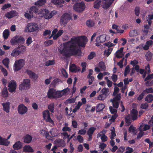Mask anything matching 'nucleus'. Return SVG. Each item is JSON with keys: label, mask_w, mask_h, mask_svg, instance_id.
Instances as JSON below:
<instances>
[{"label": "nucleus", "mask_w": 153, "mask_h": 153, "mask_svg": "<svg viewBox=\"0 0 153 153\" xmlns=\"http://www.w3.org/2000/svg\"><path fill=\"white\" fill-rule=\"evenodd\" d=\"M125 121L126 124L127 126H128L131 124V117L130 116L128 115L126 117Z\"/></svg>", "instance_id": "obj_48"}, {"label": "nucleus", "mask_w": 153, "mask_h": 153, "mask_svg": "<svg viewBox=\"0 0 153 153\" xmlns=\"http://www.w3.org/2000/svg\"><path fill=\"white\" fill-rule=\"evenodd\" d=\"M85 8V4L83 2L76 3L73 6L74 10L78 12L83 11Z\"/></svg>", "instance_id": "obj_7"}, {"label": "nucleus", "mask_w": 153, "mask_h": 153, "mask_svg": "<svg viewBox=\"0 0 153 153\" xmlns=\"http://www.w3.org/2000/svg\"><path fill=\"white\" fill-rule=\"evenodd\" d=\"M43 118L46 122L49 123L51 126H54V123L53 120L51 118L50 112L48 110H47L43 112Z\"/></svg>", "instance_id": "obj_6"}, {"label": "nucleus", "mask_w": 153, "mask_h": 153, "mask_svg": "<svg viewBox=\"0 0 153 153\" xmlns=\"http://www.w3.org/2000/svg\"><path fill=\"white\" fill-rule=\"evenodd\" d=\"M150 128V126L148 125H141L139 129L140 131H146Z\"/></svg>", "instance_id": "obj_37"}, {"label": "nucleus", "mask_w": 153, "mask_h": 153, "mask_svg": "<svg viewBox=\"0 0 153 153\" xmlns=\"http://www.w3.org/2000/svg\"><path fill=\"white\" fill-rule=\"evenodd\" d=\"M109 108L110 109V111L111 114H114V115L117 114H116L117 111V110L113 108L111 106H110Z\"/></svg>", "instance_id": "obj_61"}, {"label": "nucleus", "mask_w": 153, "mask_h": 153, "mask_svg": "<svg viewBox=\"0 0 153 153\" xmlns=\"http://www.w3.org/2000/svg\"><path fill=\"white\" fill-rule=\"evenodd\" d=\"M46 2V0H39L35 3V5L38 6H42L44 5Z\"/></svg>", "instance_id": "obj_42"}, {"label": "nucleus", "mask_w": 153, "mask_h": 153, "mask_svg": "<svg viewBox=\"0 0 153 153\" xmlns=\"http://www.w3.org/2000/svg\"><path fill=\"white\" fill-rule=\"evenodd\" d=\"M111 131V136L110 137V138L111 139L113 140L114 139V137L116 136V134L115 133V129L114 128H113Z\"/></svg>", "instance_id": "obj_59"}, {"label": "nucleus", "mask_w": 153, "mask_h": 153, "mask_svg": "<svg viewBox=\"0 0 153 153\" xmlns=\"http://www.w3.org/2000/svg\"><path fill=\"white\" fill-rule=\"evenodd\" d=\"M52 137L56 136L59 134V131L58 129L56 128H52L50 131Z\"/></svg>", "instance_id": "obj_26"}, {"label": "nucleus", "mask_w": 153, "mask_h": 153, "mask_svg": "<svg viewBox=\"0 0 153 153\" xmlns=\"http://www.w3.org/2000/svg\"><path fill=\"white\" fill-rule=\"evenodd\" d=\"M23 151L29 152H33L34 150L29 145L25 146L23 147Z\"/></svg>", "instance_id": "obj_29"}, {"label": "nucleus", "mask_w": 153, "mask_h": 153, "mask_svg": "<svg viewBox=\"0 0 153 153\" xmlns=\"http://www.w3.org/2000/svg\"><path fill=\"white\" fill-rule=\"evenodd\" d=\"M130 71V69L129 67V66L128 65L127 66L125 69L124 75L125 76H126L129 73Z\"/></svg>", "instance_id": "obj_58"}, {"label": "nucleus", "mask_w": 153, "mask_h": 153, "mask_svg": "<svg viewBox=\"0 0 153 153\" xmlns=\"http://www.w3.org/2000/svg\"><path fill=\"white\" fill-rule=\"evenodd\" d=\"M138 34L139 33L137 30H134L130 31L129 33V36L130 37H133L137 36Z\"/></svg>", "instance_id": "obj_35"}, {"label": "nucleus", "mask_w": 153, "mask_h": 153, "mask_svg": "<svg viewBox=\"0 0 153 153\" xmlns=\"http://www.w3.org/2000/svg\"><path fill=\"white\" fill-rule=\"evenodd\" d=\"M10 42L11 45H14L16 44L17 43V39L16 36L12 38L10 41Z\"/></svg>", "instance_id": "obj_51"}, {"label": "nucleus", "mask_w": 153, "mask_h": 153, "mask_svg": "<svg viewBox=\"0 0 153 153\" xmlns=\"http://www.w3.org/2000/svg\"><path fill=\"white\" fill-rule=\"evenodd\" d=\"M106 36L105 34L101 35L100 36L97 37L96 40V45L97 46H99L100 45L101 42H105L106 40Z\"/></svg>", "instance_id": "obj_15"}, {"label": "nucleus", "mask_w": 153, "mask_h": 153, "mask_svg": "<svg viewBox=\"0 0 153 153\" xmlns=\"http://www.w3.org/2000/svg\"><path fill=\"white\" fill-rule=\"evenodd\" d=\"M114 92L113 93V95L114 96H117L118 94H117L119 92L120 89L119 88L116 87L115 86L114 87Z\"/></svg>", "instance_id": "obj_57"}, {"label": "nucleus", "mask_w": 153, "mask_h": 153, "mask_svg": "<svg viewBox=\"0 0 153 153\" xmlns=\"http://www.w3.org/2000/svg\"><path fill=\"white\" fill-rule=\"evenodd\" d=\"M137 113L138 112L136 110L134 109H133L131 110V116L133 120H135L137 119Z\"/></svg>", "instance_id": "obj_27"}, {"label": "nucleus", "mask_w": 153, "mask_h": 153, "mask_svg": "<svg viewBox=\"0 0 153 153\" xmlns=\"http://www.w3.org/2000/svg\"><path fill=\"white\" fill-rule=\"evenodd\" d=\"M18 15V13L16 11H13L6 14V16L8 18H11Z\"/></svg>", "instance_id": "obj_24"}, {"label": "nucleus", "mask_w": 153, "mask_h": 153, "mask_svg": "<svg viewBox=\"0 0 153 153\" xmlns=\"http://www.w3.org/2000/svg\"><path fill=\"white\" fill-rule=\"evenodd\" d=\"M143 92L144 93L146 92L147 93H153V89L152 88H147Z\"/></svg>", "instance_id": "obj_64"}, {"label": "nucleus", "mask_w": 153, "mask_h": 153, "mask_svg": "<svg viewBox=\"0 0 153 153\" xmlns=\"http://www.w3.org/2000/svg\"><path fill=\"white\" fill-rule=\"evenodd\" d=\"M57 31V29H54L53 31L51 36L49 37V38H51L52 37H53V39L56 40L64 32L63 30H60L58 32Z\"/></svg>", "instance_id": "obj_9"}, {"label": "nucleus", "mask_w": 153, "mask_h": 153, "mask_svg": "<svg viewBox=\"0 0 153 153\" xmlns=\"http://www.w3.org/2000/svg\"><path fill=\"white\" fill-rule=\"evenodd\" d=\"M47 96L49 98L57 99L59 98V91L53 88L49 89L47 93Z\"/></svg>", "instance_id": "obj_3"}, {"label": "nucleus", "mask_w": 153, "mask_h": 153, "mask_svg": "<svg viewBox=\"0 0 153 153\" xmlns=\"http://www.w3.org/2000/svg\"><path fill=\"white\" fill-rule=\"evenodd\" d=\"M17 48L20 50V53H23L26 50V47L23 45H19Z\"/></svg>", "instance_id": "obj_45"}, {"label": "nucleus", "mask_w": 153, "mask_h": 153, "mask_svg": "<svg viewBox=\"0 0 153 153\" xmlns=\"http://www.w3.org/2000/svg\"><path fill=\"white\" fill-rule=\"evenodd\" d=\"M86 25L89 27H93L95 23L93 21L90 20H88L86 22Z\"/></svg>", "instance_id": "obj_47"}, {"label": "nucleus", "mask_w": 153, "mask_h": 153, "mask_svg": "<svg viewBox=\"0 0 153 153\" xmlns=\"http://www.w3.org/2000/svg\"><path fill=\"white\" fill-rule=\"evenodd\" d=\"M39 16L41 17H44L46 19H51L50 11L46 9H42L40 10V12L39 13Z\"/></svg>", "instance_id": "obj_10"}, {"label": "nucleus", "mask_w": 153, "mask_h": 153, "mask_svg": "<svg viewBox=\"0 0 153 153\" xmlns=\"http://www.w3.org/2000/svg\"><path fill=\"white\" fill-rule=\"evenodd\" d=\"M1 95L4 97H7L8 96V92L6 87H5L1 93Z\"/></svg>", "instance_id": "obj_41"}, {"label": "nucleus", "mask_w": 153, "mask_h": 153, "mask_svg": "<svg viewBox=\"0 0 153 153\" xmlns=\"http://www.w3.org/2000/svg\"><path fill=\"white\" fill-rule=\"evenodd\" d=\"M112 50V48H109L108 50H105L104 52L105 55L107 57L111 53Z\"/></svg>", "instance_id": "obj_55"}, {"label": "nucleus", "mask_w": 153, "mask_h": 153, "mask_svg": "<svg viewBox=\"0 0 153 153\" xmlns=\"http://www.w3.org/2000/svg\"><path fill=\"white\" fill-rule=\"evenodd\" d=\"M96 128L94 127H91L88 130V135H92L94 133V131L96 130Z\"/></svg>", "instance_id": "obj_56"}, {"label": "nucleus", "mask_w": 153, "mask_h": 153, "mask_svg": "<svg viewBox=\"0 0 153 153\" xmlns=\"http://www.w3.org/2000/svg\"><path fill=\"white\" fill-rule=\"evenodd\" d=\"M8 90L11 93L15 92L17 88L16 82L14 80H12L8 83Z\"/></svg>", "instance_id": "obj_11"}, {"label": "nucleus", "mask_w": 153, "mask_h": 153, "mask_svg": "<svg viewBox=\"0 0 153 153\" xmlns=\"http://www.w3.org/2000/svg\"><path fill=\"white\" fill-rule=\"evenodd\" d=\"M70 19V15L67 13H65L63 14L61 18L60 23L62 25L66 24L68 20Z\"/></svg>", "instance_id": "obj_12"}, {"label": "nucleus", "mask_w": 153, "mask_h": 153, "mask_svg": "<svg viewBox=\"0 0 153 153\" xmlns=\"http://www.w3.org/2000/svg\"><path fill=\"white\" fill-rule=\"evenodd\" d=\"M106 97L105 95L100 93V94L97 97V100H103L106 98Z\"/></svg>", "instance_id": "obj_52"}, {"label": "nucleus", "mask_w": 153, "mask_h": 153, "mask_svg": "<svg viewBox=\"0 0 153 153\" xmlns=\"http://www.w3.org/2000/svg\"><path fill=\"white\" fill-rule=\"evenodd\" d=\"M23 147V143L20 141H18L14 143L13 148L15 150H18L21 149Z\"/></svg>", "instance_id": "obj_16"}, {"label": "nucleus", "mask_w": 153, "mask_h": 153, "mask_svg": "<svg viewBox=\"0 0 153 153\" xmlns=\"http://www.w3.org/2000/svg\"><path fill=\"white\" fill-rule=\"evenodd\" d=\"M17 43L23 44L25 41V39L22 37L19 36H16Z\"/></svg>", "instance_id": "obj_38"}, {"label": "nucleus", "mask_w": 153, "mask_h": 153, "mask_svg": "<svg viewBox=\"0 0 153 153\" xmlns=\"http://www.w3.org/2000/svg\"><path fill=\"white\" fill-rule=\"evenodd\" d=\"M17 48H16L12 51L11 53V56L15 57L19 55L20 54V52L17 49Z\"/></svg>", "instance_id": "obj_32"}, {"label": "nucleus", "mask_w": 153, "mask_h": 153, "mask_svg": "<svg viewBox=\"0 0 153 153\" xmlns=\"http://www.w3.org/2000/svg\"><path fill=\"white\" fill-rule=\"evenodd\" d=\"M27 72L30 77L35 80L37 79L38 77V75L31 71L28 70L27 71Z\"/></svg>", "instance_id": "obj_20"}, {"label": "nucleus", "mask_w": 153, "mask_h": 153, "mask_svg": "<svg viewBox=\"0 0 153 153\" xmlns=\"http://www.w3.org/2000/svg\"><path fill=\"white\" fill-rule=\"evenodd\" d=\"M123 48H121L117 51L116 52V56L117 58H120L123 57L124 55V53L123 52Z\"/></svg>", "instance_id": "obj_23"}, {"label": "nucleus", "mask_w": 153, "mask_h": 153, "mask_svg": "<svg viewBox=\"0 0 153 153\" xmlns=\"http://www.w3.org/2000/svg\"><path fill=\"white\" fill-rule=\"evenodd\" d=\"M23 139L24 142L29 143L31 142L32 140V138L30 135L27 134L23 137Z\"/></svg>", "instance_id": "obj_22"}, {"label": "nucleus", "mask_w": 153, "mask_h": 153, "mask_svg": "<svg viewBox=\"0 0 153 153\" xmlns=\"http://www.w3.org/2000/svg\"><path fill=\"white\" fill-rule=\"evenodd\" d=\"M25 64V61L23 59L16 60L13 65V68L14 71L17 72L21 69L24 66Z\"/></svg>", "instance_id": "obj_5"}, {"label": "nucleus", "mask_w": 153, "mask_h": 153, "mask_svg": "<svg viewBox=\"0 0 153 153\" xmlns=\"http://www.w3.org/2000/svg\"><path fill=\"white\" fill-rule=\"evenodd\" d=\"M128 131L130 133L134 135L136 134L137 133V130L136 128L132 125L131 126L129 127Z\"/></svg>", "instance_id": "obj_30"}, {"label": "nucleus", "mask_w": 153, "mask_h": 153, "mask_svg": "<svg viewBox=\"0 0 153 153\" xmlns=\"http://www.w3.org/2000/svg\"><path fill=\"white\" fill-rule=\"evenodd\" d=\"M88 41L87 38L85 36L73 37L70 41L60 45L58 47V51L65 57L72 55L80 56L82 52L80 48H84Z\"/></svg>", "instance_id": "obj_1"}, {"label": "nucleus", "mask_w": 153, "mask_h": 153, "mask_svg": "<svg viewBox=\"0 0 153 153\" xmlns=\"http://www.w3.org/2000/svg\"><path fill=\"white\" fill-rule=\"evenodd\" d=\"M121 98V94H118L113 100H110L111 102L113 103V105L114 107L117 108L119 106L118 101L120 100Z\"/></svg>", "instance_id": "obj_14"}, {"label": "nucleus", "mask_w": 153, "mask_h": 153, "mask_svg": "<svg viewBox=\"0 0 153 153\" xmlns=\"http://www.w3.org/2000/svg\"><path fill=\"white\" fill-rule=\"evenodd\" d=\"M25 17L28 19H30L33 17V14L32 12L29 11L26 13L25 14Z\"/></svg>", "instance_id": "obj_44"}, {"label": "nucleus", "mask_w": 153, "mask_h": 153, "mask_svg": "<svg viewBox=\"0 0 153 153\" xmlns=\"http://www.w3.org/2000/svg\"><path fill=\"white\" fill-rule=\"evenodd\" d=\"M105 107V105L103 104H100L97 106L96 110L97 111H102Z\"/></svg>", "instance_id": "obj_43"}, {"label": "nucleus", "mask_w": 153, "mask_h": 153, "mask_svg": "<svg viewBox=\"0 0 153 153\" xmlns=\"http://www.w3.org/2000/svg\"><path fill=\"white\" fill-rule=\"evenodd\" d=\"M112 28L113 29H115L117 30L118 33H123L124 30L121 29L120 27L116 25H112Z\"/></svg>", "instance_id": "obj_33"}, {"label": "nucleus", "mask_w": 153, "mask_h": 153, "mask_svg": "<svg viewBox=\"0 0 153 153\" xmlns=\"http://www.w3.org/2000/svg\"><path fill=\"white\" fill-rule=\"evenodd\" d=\"M30 10L33 12L34 13L38 14L39 15V13L40 12V11L39 12L38 11V9L37 8L34 6L30 8Z\"/></svg>", "instance_id": "obj_54"}, {"label": "nucleus", "mask_w": 153, "mask_h": 153, "mask_svg": "<svg viewBox=\"0 0 153 153\" xmlns=\"http://www.w3.org/2000/svg\"><path fill=\"white\" fill-rule=\"evenodd\" d=\"M153 56V54L152 53L150 52H147L146 55V59L148 61H150Z\"/></svg>", "instance_id": "obj_50"}, {"label": "nucleus", "mask_w": 153, "mask_h": 153, "mask_svg": "<svg viewBox=\"0 0 153 153\" xmlns=\"http://www.w3.org/2000/svg\"><path fill=\"white\" fill-rule=\"evenodd\" d=\"M54 103H50L48 106V108L49 110L52 113L54 112Z\"/></svg>", "instance_id": "obj_53"}, {"label": "nucleus", "mask_w": 153, "mask_h": 153, "mask_svg": "<svg viewBox=\"0 0 153 153\" xmlns=\"http://www.w3.org/2000/svg\"><path fill=\"white\" fill-rule=\"evenodd\" d=\"M53 43V41L52 40H49L46 41L44 42V44L46 46H49Z\"/></svg>", "instance_id": "obj_63"}, {"label": "nucleus", "mask_w": 153, "mask_h": 153, "mask_svg": "<svg viewBox=\"0 0 153 153\" xmlns=\"http://www.w3.org/2000/svg\"><path fill=\"white\" fill-rule=\"evenodd\" d=\"M10 144V142L7 140L6 139L0 136V145L6 146H8Z\"/></svg>", "instance_id": "obj_19"}, {"label": "nucleus", "mask_w": 153, "mask_h": 153, "mask_svg": "<svg viewBox=\"0 0 153 153\" xmlns=\"http://www.w3.org/2000/svg\"><path fill=\"white\" fill-rule=\"evenodd\" d=\"M10 62V60L9 58H6L2 60V62L4 66L7 68H9V64Z\"/></svg>", "instance_id": "obj_39"}, {"label": "nucleus", "mask_w": 153, "mask_h": 153, "mask_svg": "<svg viewBox=\"0 0 153 153\" xmlns=\"http://www.w3.org/2000/svg\"><path fill=\"white\" fill-rule=\"evenodd\" d=\"M39 28L37 24L36 23L31 22L27 24L24 31L26 32H31L38 30Z\"/></svg>", "instance_id": "obj_2"}, {"label": "nucleus", "mask_w": 153, "mask_h": 153, "mask_svg": "<svg viewBox=\"0 0 153 153\" xmlns=\"http://www.w3.org/2000/svg\"><path fill=\"white\" fill-rule=\"evenodd\" d=\"M109 92V89L106 88H102L101 91L100 93H102L106 96H107L108 92Z\"/></svg>", "instance_id": "obj_49"}, {"label": "nucleus", "mask_w": 153, "mask_h": 153, "mask_svg": "<svg viewBox=\"0 0 153 153\" xmlns=\"http://www.w3.org/2000/svg\"><path fill=\"white\" fill-rule=\"evenodd\" d=\"M51 2L54 4L61 7L62 6V4H64L65 1L64 0H51Z\"/></svg>", "instance_id": "obj_18"}, {"label": "nucleus", "mask_w": 153, "mask_h": 153, "mask_svg": "<svg viewBox=\"0 0 153 153\" xmlns=\"http://www.w3.org/2000/svg\"><path fill=\"white\" fill-rule=\"evenodd\" d=\"M40 133L42 135L45 136L46 138L48 139H50L51 137L49 135L48 132L43 129L41 130L40 131Z\"/></svg>", "instance_id": "obj_28"}, {"label": "nucleus", "mask_w": 153, "mask_h": 153, "mask_svg": "<svg viewBox=\"0 0 153 153\" xmlns=\"http://www.w3.org/2000/svg\"><path fill=\"white\" fill-rule=\"evenodd\" d=\"M102 4L101 0H96L94 3V8L98 9Z\"/></svg>", "instance_id": "obj_25"}, {"label": "nucleus", "mask_w": 153, "mask_h": 153, "mask_svg": "<svg viewBox=\"0 0 153 153\" xmlns=\"http://www.w3.org/2000/svg\"><path fill=\"white\" fill-rule=\"evenodd\" d=\"M86 131L85 128H84V129L79 130L78 131V134L80 135H84L86 134Z\"/></svg>", "instance_id": "obj_62"}, {"label": "nucleus", "mask_w": 153, "mask_h": 153, "mask_svg": "<svg viewBox=\"0 0 153 153\" xmlns=\"http://www.w3.org/2000/svg\"><path fill=\"white\" fill-rule=\"evenodd\" d=\"M117 116L118 115L117 114H115L112 116L111 118V119H109V121L110 122V123H106L107 127L109 126L111 123L114 122L115 119L117 118Z\"/></svg>", "instance_id": "obj_40"}, {"label": "nucleus", "mask_w": 153, "mask_h": 153, "mask_svg": "<svg viewBox=\"0 0 153 153\" xmlns=\"http://www.w3.org/2000/svg\"><path fill=\"white\" fill-rule=\"evenodd\" d=\"M153 100V96L152 94L148 95L145 98V101L149 102H151Z\"/></svg>", "instance_id": "obj_36"}, {"label": "nucleus", "mask_w": 153, "mask_h": 153, "mask_svg": "<svg viewBox=\"0 0 153 153\" xmlns=\"http://www.w3.org/2000/svg\"><path fill=\"white\" fill-rule=\"evenodd\" d=\"M82 105V103L80 102H78L77 105L75 106V108L73 110V112L74 113L76 112L79 110L81 106Z\"/></svg>", "instance_id": "obj_46"}, {"label": "nucleus", "mask_w": 153, "mask_h": 153, "mask_svg": "<svg viewBox=\"0 0 153 153\" xmlns=\"http://www.w3.org/2000/svg\"><path fill=\"white\" fill-rule=\"evenodd\" d=\"M18 110L19 113L20 114L23 115L27 113L28 109L27 107L23 104H22L18 106Z\"/></svg>", "instance_id": "obj_13"}, {"label": "nucleus", "mask_w": 153, "mask_h": 153, "mask_svg": "<svg viewBox=\"0 0 153 153\" xmlns=\"http://www.w3.org/2000/svg\"><path fill=\"white\" fill-rule=\"evenodd\" d=\"M114 0H102L101 6L104 10H107L111 7Z\"/></svg>", "instance_id": "obj_8"}, {"label": "nucleus", "mask_w": 153, "mask_h": 153, "mask_svg": "<svg viewBox=\"0 0 153 153\" xmlns=\"http://www.w3.org/2000/svg\"><path fill=\"white\" fill-rule=\"evenodd\" d=\"M70 91V89L68 88H67L61 91H59V98L61 97L66 96L68 95Z\"/></svg>", "instance_id": "obj_17"}, {"label": "nucleus", "mask_w": 153, "mask_h": 153, "mask_svg": "<svg viewBox=\"0 0 153 153\" xmlns=\"http://www.w3.org/2000/svg\"><path fill=\"white\" fill-rule=\"evenodd\" d=\"M30 86V80L29 79H25L19 86V89L21 91L28 89Z\"/></svg>", "instance_id": "obj_4"}, {"label": "nucleus", "mask_w": 153, "mask_h": 153, "mask_svg": "<svg viewBox=\"0 0 153 153\" xmlns=\"http://www.w3.org/2000/svg\"><path fill=\"white\" fill-rule=\"evenodd\" d=\"M33 42L32 38L31 37H29L26 40V44L27 46L29 45Z\"/></svg>", "instance_id": "obj_60"}, {"label": "nucleus", "mask_w": 153, "mask_h": 153, "mask_svg": "<svg viewBox=\"0 0 153 153\" xmlns=\"http://www.w3.org/2000/svg\"><path fill=\"white\" fill-rule=\"evenodd\" d=\"M10 34V31L8 29L5 30L3 32V36L4 39L8 38Z\"/></svg>", "instance_id": "obj_34"}, {"label": "nucleus", "mask_w": 153, "mask_h": 153, "mask_svg": "<svg viewBox=\"0 0 153 153\" xmlns=\"http://www.w3.org/2000/svg\"><path fill=\"white\" fill-rule=\"evenodd\" d=\"M69 69L71 71L74 72H76L80 70L79 68L76 66L74 64H72L70 65Z\"/></svg>", "instance_id": "obj_21"}, {"label": "nucleus", "mask_w": 153, "mask_h": 153, "mask_svg": "<svg viewBox=\"0 0 153 153\" xmlns=\"http://www.w3.org/2000/svg\"><path fill=\"white\" fill-rule=\"evenodd\" d=\"M10 104L9 102H7L2 104L4 110L7 113L9 112V111Z\"/></svg>", "instance_id": "obj_31"}]
</instances>
